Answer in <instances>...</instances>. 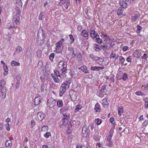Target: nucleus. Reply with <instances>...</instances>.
Segmentation results:
<instances>
[{
	"label": "nucleus",
	"instance_id": "42",
	"mask_svg": "<svg viewBox=\"0 0 148 148\" xmlns=\"http://www.w3.org/2000/svg\"><path fill=\"white\" fill-rule=\"evenodd\" d=\"M137 27V29L136 32L138 34H139L140 33V31L142 29V27L139 25H138Z\"/></svg>",
	"mask_w": 148,
	"mask_h": 148
},
{
	"label": "nucleus",
	"instance_id": "4",
	"mask_svg": "<svg viewBox=\"0 0 148 148\" xmlns=\"http://www.w3.org/2000/svg\"><path fill=\"white\" fill-rule=\"evenodd\" d=\"M67 63L63 61L60 62L58 65V68L60 71H62V73H66L67 71Z\"/></svg>",
	"mask_w": 148,
	"mask_h": 148
},
{
	"label": "nucleus",
	"instance_id": "61",
	"mask_svg": "<svg viewBox=\"0 0 148 148\" xmlns=\"http://www.w3.org/2000/svg\"><path fill=\"white\" fill-rule=\"evenodd\" d=\"M127 61L129 62H132V56H129L127 58Z\"/></svg>",
	"mask_w": 148,
	"mask_h": 148
},
{
	"label": "nucleus",
	"instance_id": "18",
	"mask_svg": "<svg viewBox=\"0 0 148 148\" xmlns=\"http://www.w3.org/2000/svg\"><path fill=\"white\" fill-rule=\"evenodd\" d=\"M6 82L4 79L0 80V90L6 89Z\"/></svg>",
	"mask_w": 148,
	"mask_h": 148
},
{
	"label": "nucleus",
	"instance_id": "62",
	"mask_svg": "<svg viewBox=\"0 0 148 148\" xmlns=\"http://www.w3.org/2000/svg\"><path fill=\"white\" fill-rule=\"evenodd\" d=\"M72 131V128H68L66 131V133L68 134H69L71 133Z\"/></svg>",
	"mask_w": 148,
	"mask_h": 148
},
{
	"label": "nucleus",
	"instance_id": "57",
	"mask_svg": "<svg viewBox=\"0 0 148 148\" xmlns=\"http://www.w3.org/2000/svg\"><path fill=\"white\" fill-rule=\"evenodd\" d=\"M116 54L115 53H111L110 56V58H114L116 57Z\"/></svg>",
	"mask_w": 148,
	"mask_h": 148
},
{
	"label": "nucleus",
	"instance_id": "46",
	"mask_svg": "<svg viewBox=\"0 0 148 148\" xmlns=\"http://www.w3.org/2000/svg\"><path fill=\"white\" fill-rule=\"evenodd\" d=\"M135 94L138 96H143L144 95V94L140 90H138L135 92Z\"/></svg>",
	"mask_w": 148,
	"mask_h": 148
},
{
	"label": "nucleus",
	"instance_id": "25",
	"mask_svg": "<svg viewBox=\"0 0 148 148\" xmlns=\"http://www.w3.org/2000/svg\"><path fill=\"white\" fill-rule=\"evenodd\" d=\"M12 143L10 140H7L5 143V145L6 147L9 148L12 145Z\"/></svg>",
	"mask_w": 148,
	"mask_h": 148
},
{
	"label": "nucleus",
	"instance_id": "37",
	"mask_svg": "<svg viewBox=\"0 0 148 148\" xmlns=\"http://www.w3.org/2000/svg\"><path fill=\"white\" fill-rule=\"evenodd\" d=\"M106 143L107 146L110 147H112L113 145V143L111 140H106Z\"/></svg>",
	"mask_w": 148,
	"mask_h": 148
},
{
	"label": "nucleus",
	"instance_id": "17",
	"mask_svg": "<svg viewBox=\"0 0 148 148\" xmlns=\"http://www.w3.org/2000/svg\"><path fill=\"white\" fill-rule=\"evenodd\" d=\"M95 110L96 112H101V108L99 104L97 103L95 105Z\"/></svg>",
	"mask_w": 148,
	"mask_h": 148
},
{
	"label": "nucleus",
	"instance_id": "55",
	"mask_svg": "<svg viewBox=\"0 0 148 148\" xmlns=\"http://www.w3.org/2000/svg\"><path fill=\"white\" fill-rule=\"evenodd\" d=\"M129 49V47L127 46H124L122 48V49L123 51H126Z\"/></svg>",
	"mask_w": 148,
	"mask_h": 148
},
{
	"label": "nucleus",
	"instance_id": "54",
	"mask_svg": "<svg viewBox=\"0 0 148 148\" xmlns=\"http://www.w3.org/2000/svg\"><path fill=\"white\" fill-rule=\"evenodd\" d=\"M43 16V12H41L39 15L38 19L40 20H42V17Z\"/></svg>",
	"mask_w": 148,
	"mask_h": 148
},
{
	"label": "nucleus",
	"instance_id": "60",
	"mask_svg": "<svg viewBox=\"0 0 148 148\" xmlns=\"http://www.w3.org/2000/svg\"><path fill=\"white\" fill-rule=\"evenodd\" d=\"M82 28L83 27L81 25H78L77 27V29L79 31H80L82 30Z\"/></svg>",
	"mask_w": 148,
	"mask_h": 148
},
{
	"label": "nucleus",
	"instance_id": "52",
	"mask_svg": "<svg viewBox=\"0 0 148 148\" xmlns=\"http://www.w3.org/2000/svg\"><path fill=\"white\" fill-rule=\"evenodd\" d=\"M46 86L44 84H42L41 85V87H40V90L42 92H44V90L45 89Z\"/></svg>",
	"mask_w": 148,
	"mask_h": 148
},
{
	"label": "nucleus",
	"instance_id": "22",
	"mask_svg": "<svg viewBox=\"0 0 148 148\" xmlns=\"http://www.w3.org/2000/svg\"><path fill=\"white\" fill-rule=\"evenodd\" d=\"M113 130L111 129L110 131L109 134L107 137L106 140H111L113 136Z\"/></svg>",
	"mask_w": 148,
	"mask_h": 148
},
{
	"label": "nucleus",
	"instance_id": "39",
	"mask_svg": "<svg viewBox=\"0 0 148 148\" xmlns=\"http://www.w3.org/2000/svg\"><path fill=\"white\" fill-rule=\"evenodd\" d=\"M69 36L70 40H71L70 43L72 44L74 42L75 39L73 36L71 34L69 35Z\"/></svg>",
	"mask_w": 148,
	"mask_h": 148
},
{
	"label": "nucleus",
	"instance_id": "45",
	"mask_svg": "<svg viewBox=\"0 0 148 148\" xmlns=\"http://www.w3.org/2000/svg\"><path fill=\"white\" fill-rule=\"evenodd\" d=\"M51 136V133L49 132H47L44 135V137L46 138H48L49 136Z\"/></svg>",
	"mask_w": 148,
	"mask_h": 148
},
{
	"label": "nucleus",
	"instance_id": "26",
	"mask_svg": "<svg viewBox=\"0 0 148 148\" xmlns=\"http://www.w3.org/2000/svg\"><path fill=\"white\" fill-rule=\"evenodd\" d=\"M102 121L103 120L97 118L95 119V123L97 125H99L101 124Z\"/></svg>",
	"mask_w": 148,
	"mask_h": 148
},
{
	"label": "nucleus",
	"instance_id": "36",
	"mask_svg": "<svg viewBox=\"0 0 148 148\" xmlns=\"http://www.w3.org/2000/svg\"><path fill=\"white\" fill-rule=\"evenodd\" d=\"M82 108V106L80 104H78L75 107V112H77L79 110H81Z\"/></svg>",
	"mask_w": 148,
	"mask_h": 148
},
{
	"label": "nucleus",
	"instance_id": "33",
	"mask_svg": "<svg viewBox=\"0 0 148 148\" xmlns=\"http://www.w3.org/2000/svg\"><path fill=\"white\" fill-rule=\"evenodd\" d=\"M143 100L144 102L145 108L146 109H148V97L145 98Z\"/></svg>",
	"mask_w": 148,
	"mask_h": 148
},
{
	"label": "nucleus",
	"instance_id": "29",
	"mask_svg": "<svg viewBox=\"0 0 148 148\" xmlns=\"http://www.w3.org/2000/svg\"><path fill=\"white\" fill-rule=\"evenodd\" d=\"M69 109L68 106H66L63 108H61L60 110V112L61 113H63L64 112L67 111Z\"/></svg>",
	"mask_w": 148,
	"mask_h": 148
},
{
	"label": "nucleus",
	"instance_id": "28",
	"mask_svg": "<svg viewBox=\"0 0 148 148\" xmlns=\"http://www.w3.org/2000/svg\"><path fill=\"white\" fill-rule=\"evenodd\" d=\"M118 114L120 115L121 116L123 112V108L122 106H120L118 108Z\"/></svg>",
	"mask_w": 148,
	"mask_h": 148
},
{
	"label": "nucleus",
	"instance_id": "16",
	"mask_svg": "<svg viewBox=\"0 0 148 148\" xmlns=\"http://www.w3.org/2000/svg\"><path fill=\"white\" fill-rule=\"evenodd\" d=\"M41 97L40 96L36 97L34 99V103L36 106L38 105L41 102Z\"/></svg>",
	"mask_w": 148,
	"mask_h": 148
},
{
	"label": "nucleus",
	"instance_id": "6",
	"mask_svg": "<svg viewBox=\"0 0 148 148\" xmlns=\"http://www.w3.org/2000/svg\"><path fill=\"white\" fill-rule=\"evenodd\" d=\"M63 124L64 126H66L69 122L70 114H63Z\"/></svg>",
	"mask_w": 148,
	"mask_h": 148
},
{
	"label": "nucleus",
	"instance_id": "23",
	"mask_svg": "<svg viewBox=\"0 0 148 148\" xmlns=\"http://www.w3.org/2000/svg\"><path fill=\"white\" fill-rule=\"evenodd\" d=\"M140 15L139 14H136L131 17V21L132 22H134L139 17Z\"/></svg>",
	"mask_w": 148,
	"mask_h": 148
},
{
	"label": "nucleus",
	"instance_id": "41",
	"mask_svg": "<svg viewBox=\"0 0 148 148\" xmlns=\"http://www.w3.org/2000/svg\"><path fill=\"white\" fill-rule=\"evenodd\" d=\"M123 12V10L121 8H119L117 10V14L118 15H120L122 14V13Z\"/></svg>",
	"mask_w": 148,
	"mask_h": 148
},
{
	"label": "nucleus",
	"instance_id": "8",
	"mask_svg": "<svg viewBox=\"0 0 148 148\" xmlns=\"http://www.w3.org/2000/svg\"><path fill=\"white\" fill-rule=\"evenodd\" d=\"M56 101L53 98H50L47 101V105L50 108L53 107L56 104Z\"/></svg>",
	"mask_w": 148,
	"mask_h": 148
},
{
	"label": "nucleus",
	"instance_id": "34",
	"mask_svg": "<svg viewBox=\"0 0 148 148\" xmlns=\"http://www.w3.org/2000/svg\"><path fill=\"white\" fill-rule=\"evenodd\" d=\"M11 65L13 66H19L20 65V63L19 62L14 60L12 61L11 62Z\"/></svg>",
	"mask_w": 148,
	"mask_h": 148
},
{
	"label": "nucleus",
	"instance_id": "9",
	"mask_svg": "<svg viewBox=\"0 0 148 148\" xmlns=\"http://www.w3.org/2000/svg\"><path fill=\"white\" fill-rule=\"evenodd\" d=\"M106 90V86L105 85H103L102 86L101 89L100 90L99 92L98 96L102 98L103 97L104 95L105 94V91Z\"/></svg>",
	"mask_w": 148,
	"mask_h": 148
},
{
	"label": "nucleus",
	"instance_id": "56",
	"mask_svg": "<svg viewBox=\"0 0 148 148\" xmlns=\"http://www.w3.org/2000/svg\"><path fill=\"white\" fill-rule=\"evenodd\" d=\"M95 45V46L94 47V49H95L96 51H100L101 50V48L99 47V46L97 45Z\"/></svg>",
	"mask_w": 148,
	"mask_h": 148
},
{
	"label": "nucleus",
	"instance_id": "47",
	"mask_svg": "<svg viewBox=\"0 0 148 148\" xmlns=\"http://www.w3.org/2000/svg\"><path fill=\"white\" fill-rule=\"evenodd\" d=\"M16 3L18 6L22 7V3L21 0H16Z\"/></svg>",
	"mask_w": 148,
	"mask_h": 148
},
{
	"label": "nucleus",
	"instance_id": "51",
	"mask_svg": "<svg viewBox=\"0 0 148 148\" xmlns=\"http://www.w3.org/2000/svg\"><path fill=\"white\" fill-rule=\"evenodd\" d=\"M77 58L79 61H81L82 59V56L81 53L78 54L77 57Z\"/></svg>",
	"mask_w": 148,
	"mask_h": 148
},
{
	"label": "nucleus",
	"instance_id": "20",
	"mask_svg": "<svg viewBox=\"0 0 148 148\" xmlns=\"http://www.w3.org/2000/svg\"><path fill=\"white\" fill-rule=\"evenodd\" d=\"M104 69V67L103 66H91V70H93L94 71H98L99 70V69Z\"/></svg>",
	"mask_w": 148,
	"mask_h": 148
},
{
	"label": "nucleus",
	"instance_id": "24",
	"mask_svg": "<svg viewBox=\"0 0 148 148\" xmlns=\"http://www.w3.org/2000/svg\"><path fill=\"white\" fill-rule=\"evenodd\" d=\"M133 55L134 57L139 58L141 56V53L138 50H136L133 53Z\"/></svg>",
	"mask_w": 148,
	"mask_h": 148
},
{
	"label": "nucleus",
	"instance_id": "48",
	"mask_svg": "<svg viewBox=\"0 0 148 148\" xmlns=\"http://www.w3.org/2000/svg\"><path fill=\"white\" fill-rule=\"evenodd\" d=\"M96 38V42L98 43L101 44L102 43V40L101 38H100L99 37H97Z\"/></svg>",
	"mask_w": 148,
	"mask_h": 148
},
{
	"label": "nucleus",
	"instance_id": "10",
	"mask_svg": "<svg viewBox=\"0 0 148 148\" xmlns=\"http://www.w3.org/2000/svg\"><path fill=\"white\" fill-rule=\"evenodd\" d=\"M104 41L105 42V44L111 47H113L115 45L114 42L110 38H106Z\"/></svg>",
	"mask_w": 148,
	"mask_h": 148
},
{
	"label": "nucleus",
	"instance_id": "15",
	"mask_svg": "<svg viewBox=\"0 0 148 148\" xmlns=\"http://www.w3.org/2000/svg\"><path fill=\"white\" fill-rule=\"evenodd\" d=\"M82 133L84 136H86L88 133V129L87 126L86 125H84L82 129Z\"/></svg>",
	"mask_w": 148,
	"mask_h": 148
},
{
	"label": "nucleus",
	"instance_id": "13",
	"mask_svg": "<svg viewBox=\"0 0 148 148\" xmlns=\"http://www.w3.org/2000/svg\"><path fill=\"white\" fill-rule=\"evenodd\" d=\"M6 90L3 89L0 90V98L1 99H3L6 96Z\"/></svg>",
	"mask_w": 148,
	"mask_h": 148
},
{
	"label": "nucleus",
	"instance_id": "11",
	"mask_svg": "<svg viewBox=\"0 0 148 148\" xmlns=\"http://www.w3.org/2000/svg\"><path fill=\"white\" fill-rule=\"evenodd\" d=\"M108 98L105 97L102 100V105L104 108H107L109 106V101Z\"/></svg>",
	"mask_w": 148,
	"mask_h": 148
},
{
	"label": "nucleus",
	"instance_id": "21",
	"mask_svg": "<svg viewBox=\"0 0 148 148\" xmlns=\"http://www.w3.org/2000/svg\"><path fill=\"white\" fill-rule=\"evenodd\" d=\"M120 6L123 8H126L128 6L127 4V3L124 1L120 2Z\"/></svg>",
	"mask_w": 148,
	"mask_h": 148
},
{
	"label": "nucleus",
	"instance_id": "43",
	"mask_svg": "<svg viewBox=\"0 0 148 148\" xmlns=\"http://www.w3.org/2000/svg\"><path fill=\"white\" fill-rule=\"evenodd\" d=\"M53 74L51 75V76L53 78V79L55 82L58 83L60 82L59 79L56 77H53Z\"/></svg>",
	"mask_w": 148,
	"mask_h": 148
},
{
	"label": "nucleus",
	"instance_id": "2",
	"mask_svg": "<svg viewBox=\"0 0 148 148\" xmlns=\"http://www.w3.org/2000/svg\"><path fill=\"white\" fill-rule=\"evenodd\" d=\"M37 37V39L36 42L38 45H42L44 42L45 37V34L43 32L42 33L38 32Z\"/></svg>",
	"mask_w": 148,
	"mask_h": 148
},
{
	"label": "nucleus",
	"instance_id": "30",
	"mask_svg": "<svg viewBox=\"0 0 148 148\" xmlns=\"http://www.w3.org/2000/svg\"><path fill=\"white\" fill-rule=\"evenodd\" d=\"M119 58V59L120 62L121 64H123L125 61V58L122 56H118L117 58H116L115 60H116Z\"/></svg>",
	"mask_w": 148,
	"mask_h": 148
},
{
	"label": "nucleus",
	"instance_id": "5",
	"mask_svg": "<svg viewBox=\"0 0 148 148\" xmlns=\"http://www.w3.org/2000/svg\"><path fill=\"white\" fill-rule=\"evenodd\" d=\"M64 40L63 38H61L60 40L56 43V50L55 51L57 53H61L62 51V49H61V45L62 43L64 41Z\"/></svg>",
	"mask_w": 148,
	"mask_h": 148
},
{
	"label": "nucleus",
	"instance_id": "1",
	"mask_svg": "<svg viewBox=\"0 0 148 148\" xmlns=\"http://www.w3.org/2000/svg\"><path fill=\"white\" fill-rule=\"evenodd\" d=\"M70 83V81L69 80L64 82L62 84L60 89L59 96L60 97L62 96L65 92L66 90L68 88Z\"/></svg>",
	"mask_w": 148,
	"mask_h": 148
},
{
	"label": "nucleus",
	"instance_id": "38",
	"mask_svg": "<svg viewBox=\"0 0 148 148\" xmlns=\"http://www.w3.org/2000/svg\"><path fill=\"white\" fill-rule=\"evenodd\" d=\"M22 48L20 46H18L16 49V51L15 52L17 53H20L22 51Z\"/></svg>",
	"mask_w": 148,
	"mask_h": 148
},
{
	"label": "nucleus",
	"instance_id": "50",
	"mask_svg": "<svg viewBox=\"0 0 148 148\" xmlns=\"http://www.w3.org/2000/svg\"><path fill=\"white\" fill-rule=\"evenodd\" d=\"M36 124V122L34 120H32L31 121V126L32 128H33Z\"/></svg>",
	"mask_w": 148,
	"mask_h": 148
},
{
	"label": "nucleus",
	"instance_id": "63",
	"mask_svg": "<svg viewBox=\"0 0 148 148\" xmlns=\"http://www.w3.org/2000/svg\"><path fill=\"white\" fill-rule=\"evenodd\" d=\"M100 48L103 50L108 49V45H102L100 47Z\"/></svg>",
	"mask_w": 148,
	"mask_h": 148
},
{
	"label": "nucleus",
	"instance_id": "59",
	"mask_svg": "<svg viewBox=\"0 0 148 148\" xmlns=\"http://www.w3.org/2000/svg\"><path fill=\"white\" fill-rule=\"evenodd\" d=\"M5 128L7 131H9L10 130V125L8 123H6L5 124Z\"/></svg>",
	"mask_w": 148,
	"mask_h": 148
},
{
	"label": "nucleus",
	"instance_id": "14",
	"mask_svg": "<svg viewBox=\"0 0 148 148\" xmlns=\"http://www.w3.org/2000/svg\"><path fill=\"white\" fill-rule=\"evenodd\" d=\"M55 75L58 77H60L63 78L66 77L65 73H62V71L60 73V72L57 71H54Z\"/></svg>",
	"mask_w": 148,
	"mask_h": 148
},
{
	"label": "nucleus",
	"instance_id": "40",
	"mask_svg": "<svg viewBox=\"0 0 148 148\" xmlns=\"http://www.w3.org/2000/svg\"><path fill=\"white\" fill-rule=\"evenodd\" d=\"M128 78L127 74L125 73H124L122 77L123 80L124 81H126L127 79Z\"/></svg>",
	"mask_w": 148,
	"mask_h": 148
},
{
	"label": "nucleus",
	"instance_id": "44",
	"mask_svg": "<svg viewBox=\"0 0 148 148\" xmlns=\"http://www.w3.org/2000/svg\"><path fill=\"white\" fill-rule=\"evenodd\" d=\"M48 129V127L47 126L43 125L41 129V130L42 131L45 132Z\"/></svg>",
	"mask_w": 148,
	"mask_h": 148
},
{
	"label": "nucleus",
	"instance_id": "49",
	"mask_svg": "<svg viewBox=\"0 0 148 148\" xmlns=\"http://www.w3.org/2000/svg\"><path fill=\"white\" fill-rule=\"evenodd\" d=\"M54 56L55 55L54 53H51L49 56V59L51 61H53Z\"/></svg>",
	"mask_w": 148,
	"mask_h": 148
},
{
	"label": "nucleus",
	"instance_id": "12",
	"mask_svg": "<svg viewBox=\"0 0 148 148\" xmlns=\"http://www.w3.org/2000/svg\"><path fill=\"white\" fill-rule=\"evenodd\" d=\"M90 37L93 39H95L97 37H99V36L96 33V32L94 30H92L90 31Z\"/></svg>",
	"mask_w": 148,
	"mask_h": 148
},
{
	"label": "nucleus",
	"instance_id": "58",
	"mask_svg": "<svg viewBox=\"0 0 148 148\" xmlns=\"http://www.w3.org/2000/svg\"><path fill=\"white\" fill-rule=\"evenodd\" d=\"M148 125V120H146L144 121L143 124V127H145Z\"/></svg>",
	"mask_w": 148,
	"mask_h": 148
},
{
	"label": "nucleus",
	"instance_id": "31",
	"mask_svg": "<svg viewBox=\"0 0 148 148\" xmlns=\"http://www.w3.org/2000/svg\"><path fill=\"white\" fill-rule=\"evenodd\" d=\"M37 117L39 120L41 121L44 118V114L41 112H38L37 114Z\"/></svg>",
	"mask_w": 148,
	"mask_h": 148
},
{
	"label": "nucleus",
	"instance_id": "64",
	"mask_svg": "<svg viewBox=\"0 0 148 148\" xmlns=\"http://www.w3.org/2000/svg\"><path fill=\"white\" fill-rule=\"evenodd\" d=\"M68 50L70 52V53H71L74 50V49L72 47H69L68 48Z\"/></svg>",
	"mask_w": 148,
	"mask_h": 148
},
{
	"label": "nucleus",
	"instance_id": "53",
	"mask_svg": "<svg viewBox=\"0 0 148 148\" xmlns=\"http://www.w3.org/2000/svg\"><path fill=\"white\" fill-rule=\"evenodd\" d=\"M101 34L104 38H110V36L109 35L104 33L103 32H101Z\"/></svg>",
	"mask_w": 148,
	"mask_h": 148
},
{
	"label": "nucleus",
	"instance_id": "27",
	"mask_svg": "<svg viewBox=\"0 0 148 148\" xmlns=\"http://www.w3.org/2000/svg\"><path fill=\"white\" fill-rule=\"evenodd\" d=\"M81 35L85 38L88 37V34L87 31L85 29L83 30L81 32Z\"/></svg>",
	"mask_w": 148,
	"mask_h": 148
},
{
	"label": "nucleus",
	"instance_id": "32",
	"mask_svg": "<svg viewBox=\"0 0 148 148\" xmlns=\"http://www.w3.org/2000/svg\"><path fill=\"white\" fill-rule=\"evenodd\" d=\"M3 70L4 71L3 73V75L4 76L6 75L8 73V68L6 65H5L3 66Z\"/></svg>",
	"mask_w": 148,
	"mask_h": 148
},
{
	"label": "nucleus",
	"instance_id": "7",
	"mask_svg": "<svg viewBox=\"0 0 148 148\" xmlns=\"http://www.w3.org/2000/svg\"><path fill=\"white\" fill-rule=\"evenodd\" d=\"M70 2L69 0H60L58 4L60 6L66 4L64 7L66 9H67L70 6Z\"/></svg>",
	"mask_w": 148,
	"mask_h": 148
},
{
	"label": "nucleus",
	"instance_id": "3",
	"mask_svg": "<svg viewBox=\"0 0 148 148\" xmlns=\"http://www.w3.org/2000/svg\"><path fill=\"white\" fill-rule=\"evenodd\" d=\"M17 12L16 15H14L13 18V24L14 25H18L19 23L20 18V10L18 8H16Z\"/></svg>",
	"mask_w": 148,
	"mask_h": 148
},
{
	"label": "nucleus",
	"instance_id": "35",
	"mask_svg": "<svg viewBox=\"0 0 148 148\" xmlns=\"http://www.w3.org/2000/svg\"><path fill=\"white\" fill-rule=\"evenodd\" d=\"M57 106L59 107H62L63 105V102L62 100L58 101L56 102Z\"/></svg>",
	"mask_w": 148,
	"mask_h": 148
},
{
	"label": "nucleus",
	"instance_id": "19",
	"mask_svg": "<svg viewBox=\"0 0 148 148\" xmlns=\"http://www.w3.org/2000/svg\"><path fill=\"white\" fill-rule=\"evenodd\" d=\"M79 70H81L83 72L86 73H89L87 67L85 66H82L79 67L78 69Z\"/></svg>",
	"mask_w": 148,
	"mask_h": 148
}]
</instances>
